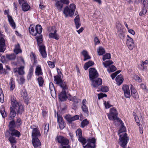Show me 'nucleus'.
<instances>
[{
	"mask_svg": "<svg viewBox=\"0 0 148 148\" xmlns=\"http://www.w3.org/2000/svg\"><path fill=\"white\" fill-rule=\"evenodd\" d=\"M12 106L10 108V113L9 120H12L15 117L17 114H21L24 111V108L23 106L19 104L16 101L14 97H12L11 98Z\"/></svg>",
	"mask_w": 148,
	"mask_h": 148,
	"instance_id": "obj_1",
	"label": "nucleus"
},
{
	"mask_svg": "<svg viewBox=\"0 0 148 148\" xmlns=\"http://www.w3.org/2000/svg\"><path fill=\"white\" fill-rule=\"evenodd\" d=\"M89 71V79L92 83H102V80L101 78H98L97 79L99 74L95 68H90Z\"/></svg>",
	"mask_w": 148,
	"mask_h": 148,
	"instance_id": "obj_2",
	"label": "nucleus"
},
{
	"mask_svg": "<svg viewBox=\"0 0 148 148\" xmlns=\"http://www.w3.org/2000/svg\"><path fill=\"white\" fill-rule=\"evenodd\" d=\"M42 34L39 35V36L36 37L38 45L39 47V51L43 58H45L47 57V54L45 50V47L42 43Z\"/></svg>",
	"mask_w": 148,
	"mask_h": 148,
	"instance_id": "obj_3",
	"label": "nucleus"
},
{
	"mask_svg": "<svg viewBox=\"0 0 148 148\" xmlns=\"http://www.w3.org/2000/svg\"><path fill=\"white\" fill-rule=\"evenodd\" d=\"M76 8L75 5L72 3L70 4L69 8L66 6L64 8L63 13L67 17L68 15L72 16L74 14V13Z\"/></svg>",
	"mask_w": 148,
	"mask_h": 148,
	"instance_id": "obj_4",
	"label": "nucleus"
},
{
	"mask_svg": "<svg viewBox=\"0 0 148 148\" xmlns=\"http://www.w3.org/2000/svg\"><path fill=\"white\" fill-rule=\"evenodd\" d=\"M119 141L118 142V144L123 148H126V146L129 140V138L127 136V134L125 133H123L119 135Z\"/></svg>",
	"mask_w": 148,
	"mask_h": 148,
	"instance_id": "obj_5",
	"label": "nucleus"
},
{
	"mask_svg": "<svg viewBox=\"0 0 148 148\" xmlns=\"http://www.w3.org/2000/svg\"><path fill=\"white\" fill-rule=\"evenodd\" d=\"M30 27H31V26ZM35 29V31L33 27H29V32L31 34L34 36H36L37 34H38V35L41 34V33L42 31V28L40 25L39 24L36 25Z\"/></svg>",
	"mask_w": 148,
	"mask_h": 148,
	"instance_id": "obj_6",
	"label": "nucleus"
},
{
	"mask_svg": "<svg viewBox=\"0 0 148 148\" xmlns=\"http://www.w3.org/2000/svg\"><path fill=\"white\" fill-rule=\"evenodd\" d=\"M118 113L115 108H112L110 109V112L108 114V119L110 120H118L119 119L118 118Z\"/></svg>",
	"mask_w": 148,
	"mask_h": 148,
	"instance_id": "obj_7",
	"label": "nucleus"
},
{
	"mask_svg": "<svg viewBox=\"0 0 148 148\" xmlns=\"http://www.w3.org/2000/svg\"><path fill=\"white\" fill-rule=\"evenodd\" d=\"M34 125L30 126V128L32 129V138H38L41 136V134L40 131L38 127H35Z\"/></svg>",
	"mask_w": 148,
	"mask_h": 148,
	"instance_id": "obj_8",
	"label": "nucleus"
},
{
	"mask_svg": "<svg viewBox=\"0 0 148 148\" xmlns=\"http://www.w3.org/2000/svg\"><path fill=\"white\" fill-rule=\"evenodd\" d=\"M95 139L94 138L89 139L88 140L87 144L84 146V148H95Z\"/></svg>",
	"mask_w": 148,
	"mask_h": 148,
	"instance_id": "obj_9",
	"label": "nucleus"
},
{
	"mask_svg": "<svg viewBox=\"0 0 148 148\" xmlns=\"http://www.w3.org/2000/svg\"><path fill=\"white\" fill-rule=\"evenodd\" d=\"M117 29L118 30L119 34V36L121 39H123L125 37V34L122 28V25L119 23H117L116 24Z\"/></svg>",
	"mask_w": 148,
	"mask_h": 148,
	"instance_id": "obj_10",
	"label": "nucleus"
},
{
	"mask_svg": "<svg viewBox=\"0 0 148 148\" xmlns=\"http://www.w3.org/2000/svg\"><path fill=\"white\" fill-rule=\"evenodd\" d=\"M58 142L61 145H67L69 143V140L62 136H58L57 138Z\"/></svg>",
	"mask_w": 148,
	"mask_h": 148,
	"instance_id": "obj_11",
	"label": "nucleus"
},
{
	"mask_svg": "<svg viewBox=\"0 0 148 148\" xmlns=\"http://www.w3.org/2000/svg\"><path fill=\"white\" fill-rule=\"evenodd\" d=\"M57 122L59 127L61 130L63 129L65 127V124L62 117L57 114Z\"/></svg>",
	"mask_w": 148,
	"mask_h": 148,
	"instance_id": "obj_12",
	"label": "nucleus"
},
{
	"mask_svg": "<svg viewBox=\"0 0 148 148\" xmlns=\"http://www.w3.org/2000/svg\"><path fill=\"white\" fill-rule=\"evenodd\" d=\"M122 89L124 92L125 97L126 98H130L131 96L128 86L127 84L124 85L122 87Z\"/></svg>",
	"mask_w": 148,
	"mask_h": 148,
	"instance_id": "obj_13",
	"label": "nucleus"
},
{
	"mask_svg": "<svg viewBox=\"0 0 148 148\" xmlns=\"http://www.w3.org/2000/svg\"><path fill=\"white\" fill-rule=\"evenodd\" d=\"M126 44L130 49L131 50L133 49L134 45V42L128 35H127V38Z\"/></svg>",
	"mask_w": 148,
	"mask_h": 148,
	"instance_id": "obj_14",
	"label": "nucleus"
},
{
	"mask_svg": "<svg viewBox=\"0 0 148 148\" xmlns=\"http://www.w3.org/2000/svg\"><path fill=\"white\" fill-rule=\"evenodd\" d=\"M57 70L58 74L56 75V83H63V81L62 80L63 76L61 72L58 69H57Z\"/></svg>",
	"mask_w": 148,
	"mask_h": 148,
	"instance_id": "obj_15",
	"label": "nucleus"
},
{
	"mask_svg": "<svg viewBox=\"0 0 148 148\" xmlns=\"http://www.w3.org/2000/svg\"><path fill=\"white\" fill-rule=\"evenodd\" d=\"M5 40L3 38H0V52L3 53L5 49Z\"/></svg>",
	"mask_w": 148,
	"mask_h": 148,
	"instance_id": "obj_16",
	"label": "nucleus"
},
{
	"mask_svg": "<svg viewBox=\"0 0 148 148\" xmlns=\"http://www.w3.org/2000/svg\"><path fill=\"white\" fill-rule=\"evenodd\" d=\"M32 142L35 148H37L41 145L40 142L38 138H32Z\"/></svg>",
	"mask_w": 148,
	"mask_h": 148,
	"instance_id": "obj_17",
	"label": "nucleus"
},
{
	"mask_svg": "<svg viewBox=\"0 0 148 148\" xmlns=\"http://www.w3.org/2000/svg\"><path fill=\"white\" fill-rule=\"evenodd\" d=\"M66 92L62 91L59 95L58 98L61 101H65L67 99Z\"/></svg>",
	"mask_w": 148,
	"mask_h": 148,
	"instance_id": "obj_18",
	"label": "nucleus"
},
{
	"mask_svg": "<svg viewBox=\"0 0 148 148\" xmlns=\"http://www.w3.org/2000/svg\"><path fill=\"white\" fill-rule=\"evenodd\" d=\"M74 23L75 25L76 28L78 29L81 25L80 23V19L79 15H77L74 19Z\"/></svg>",
	"mask_w": 148,
	"mask_h": 148,
	"instance_id": "obj_19",
	"label": "nucleus"
},
{
	"mask_svg": "<svg viewBox=\"0 0 148 148\" xmlns=\"http://www.w3.org/2000/svg\"><path fill=\"white\" fill-rule=\"evenodd\" d=\"M131 91L132 96L134 98L138 97V93L134 87L131 85Z\"/></svg>",
	"mask_w": 148,
	"mask_h": 148,
	"instance_id": "obj_20",
	"label": "nucleus"
},
{
	"mask_svg": "<svg viewBox=\"0 0 148 148\" xmlns=\"http://www.w3.org/2000/svg\"><path fill=\"white\" fill-rule=\"evenodd\" d=\"M21 95L24 100L27 101L28 100V95L26 90L25 89L22 90L21 92Z\"/></svg>",
	"mask_w": 148,
	"mask_h": 148,
	"instance_id": "obj_21",
	"label": "nucleus"
},
{
	"mask_svg": "<svg viewBox=\"0 0 148 148\" xmlns=\"http://www.w3.org/2000/svg\"><path fill=\"white\" fill-rule=\"evenodd\" d=\"M11 121L9 122V130H11L16 127V123L14 119L10 120Z\"/></svg>",
	"mask_w": 148,
	"mask_h": 148,
	"instance_id": "obj_22",
	"label": "nucleus"
},
{
	"mask_svg": "<svg viewBox=\"0 0 148 148\" xmlns=\"http://www.w3.org/2000/svg\"><path fill=\"white\" fill-rule=\"evenodd\" d=\"M9 131L11 132V135L12 136H15L19 137L21 135L20 132L14 129H12L11 130H9Z\"/></svg>",
	"mask_w": 148,
	"mask_h": 148,
	"instance_id": "obj_23",
	"label": "nucleus"
},
{
	"mask_svg": "<svg viewBox=\"0 0 148 148\" xmlns=\"http://www.w3.org/2000/svg\"><path fill=\"white\" fill-rule=\"evenodd\" d=\"M94 64V62L90 60L85 64L84 67V69L85 70H87L89 67L93 65Z\"/></svg>",
	"mask_w": 148,
	"mask_h": 148,
	"instance_id": "obj_24",
	"label": "nucleus"
},
{
	"mask_svg": "<svg viewBox=\"0 0 148 148\" xmlns=\"http://www.w3.org/2000/svg\"><path fill=\"white\" fill-rule=\"evenodd\" d=\"M63 5L61 2L58 1L56 3V8L58 11L59 12L61 11L62 10Z\"/></svg>",
	"mask_w": 148,
	"mask_h": 148,
	"instance_id": "obj_25",
	"label": "nucleus"
},
{
	"mask_svg": "<svg viewBox=\"0 0 148 148\" xmlns=\"http://www.w3.org/2000/svg\"><path fill=\"white\" fill-rule=\"evenodd\" d=\"M124 79L123 76L121 74L118 75L116 78V82L118 83H122Z\"/></svg>",
	"mask_w": 148,
	"mask_h": 148,
	"instance_id": "obj_26",
	"label": "nucleus"
},
{
	"mask_svg": "<svg viewBox=\"0 0 148 148\" xmlns=\"http://www.w3.org/2000/svg\"><path fill=\"white\" fill-rule=\"evenodd\" d=\"M22 8V10L24 11H27L30 8V6L27 3L23 4L21 5Z\"/></svg>",
	"mask_w": 148,
	"mask_h": 148,
	"instance_id": "obj_27",
	"label": "nucleus"
},
{
	"mask_svg": "<svg viewBox=\"0 0 148 148\" xmlns=\"http://www.w3.org/2000/svg\"><path fill=\"white\" fill-rule=\"evenodd\" d=\"M97 52L99 55H102L105 53V50L102 47H99L97 50Z\"/></svg>",
	"mask_w": 148,
	"mask_h": 148,
	"instance_id": "obj_28",
	"label": "nucleus"
},
{
	"mask_svg": "<svg viewBox=\"0 0 148 148\" xmlns=\"http://www.w3.org/2000/svg\"><path fill=\"white\" fill-rule=\"evenodd\" d=\"M109 90V89L108 87L106 86H101L100 90H97V92H99L100 91L101 92H108Z\"/></svg>",
	"mask_w": 148,
	"mask_h": 148,
	"instance_id": "obj_29",
	"label": "nucleus"
},
{
	"mask_svg": "<svg viewBox=\"0 0 148 148\" xmlns=\"http://www.w3.org/2000/svg\"><path fill=\"white\" fill-rule=\"evenodd\" d=\"M126 131V129L125 127L123 124H122L121 125L120 129L119 130L118 133V134L119 135H120V134H122L123 133H125V132Z\"/></svg>",
	"mask_w": 148,
	"mask_h": 148,
	"instance_id": "obj_30",
	"label": "nucleus"
},
{
	"mask_svg": "<svg viewBox=\"0 0 148 148\" xmlns=\"http://www.w3.org/2000/svg\"><path fill=\"white\" fill-rule=\"evenodd\" d=\"M59 84L60 87L62 89V91L64 92H67V90L68 89L67 86L66 84Z\"/></svg>",
	"mask_w": 148,
	"mask_h": 148,
	"instance_id": "obj_31",
	"label": "nucleus"
},
{
	"mask_svg": "<svg viewBox=\"0 0 148 148\" xmlns=\"http://www.w3.org/2000/svg\"><path fill=\"white\" fill-rule=\"evenodd\" d=\"M78 140L82 143L83 147H84V146L85 145L87 142L86 139L82 136L78 138Z\"/></svg>",
	"mask_w": 148,
	"mask_h": 148,
	"instance_id": "obj_32",
	"label": "nucleus"
},
{
	"mask_svg": "<svg viewBox=\"0 0 148 148\" xmlns=\"http://www.w3.org/2000/svg\"><path fill=\"white\" fill-rule=\"evenodd\" d=\"M132 77L135 79L137 82L140 83L142 82L141 79L140 78L139 76L136 75H132Z\"/></svg>",
	"mask_w": 148,
	"mask_h": 148,
	"instance_id": "obj_33",
	"label": "nucleus"
},
{
	"mask_svg": "<svg viewBox=\"0 0 148 148\" xmlns=\"http://www.w3.org/2000/svg\"><path fill=\"white\" fill-rule=\"evenodd\" d=\"M35 73L36 75H41L42 74L40 67L38 66L36 67L35 71Z\"/></svg>",
	"mask_w": 148,
	"mask_h": 148,
	"instance_id": "obj_34",
	"label": "nucleus"
},
{
	"mask_svg": "<svg viewBox=\"0 0 148 148\" xmlns=\"http://www.w3.org/2000/svg\"><path fill=\"white\" fill-rule=\"evenodd\" d=\"M6 57L9 60H14L15 59L16 56L15 54L13 53L11 55L7 54Z\"/></svg>",
	"mask_w": 148,
	"mask_h": 148,
	"instance_id": "obj_35",
	"label": "nucleus"
},
{
	"mask_svg": "<svg viewBox=\"0 0 148 148\" xmlns=\"http://www.w3.org/2000/svg\"><path fill=\"white\" fill-rule=\"evenodd\" d=\"M24 67L21 66L18 69L17 71L19 75H23L25 73L24 71Z\"/></svg>",
	"mask_w": 148,
	"mask_h": 148,
	"instance_id": "obj_36",
	"label": "nucleus"
},
{
	"mask_svg": "<svg viewBox=\"0 0 148 148\" xmlns=\"http://www.w3.org/2000/svg\"><path fill=\"white\" fill-rule=\"evenodd\" d=\"M47 30L49 33H56V27L54 26L48 27Z\"/></svg>",
	"mask_w": 148,
	"mask_h": 148,
	"instance_id": "obj_37",
	"label": "nucleus"
},
{
	"mask_svg": "<svg viewBox=\"0 0 148 148\" xmlns=\"http://www.w3.org/2000/svg\"><path fill=\"white\" fill-rule=\"evenodd\" d=\"M77 136L78 138L82 136V132L81 129H78L76 131Z\"/></svg>",
	"mask_w": 148,
	"mask_h": 148,
	"instance_id": "obj_38",
	"label": "nucleus"
},
{
	"mask_svg": "<svg viewBox=\"0 0 148 148\" xmlns=\"http://www.w3.org/2000/svg\"><path fill=\"white\" fill-rule=\"evenodd\" d=\"M89 123V122L87 119L84 120L81 123V126L82 127L84 128Z\"/></svg>",
	"mask_w": 148,
	"mask_h": 148,
	"instance_id": "obj_39",
	"label": "nucleus"
},
{
	"mask_svg": "<svg viewBox=\"0 0 148 148\" xmlns=\"http://www.w3.org/2000/svg\"><path fill=\"white\" fill-rule=\"evenodd\" d=\"M138 66L140 70L144 71H147V66L141 63L140 65H138Z\"/></svg>",
	"mask_w": 148,
	"mask_h": 148,
	"instance_id": "obj_40",
	"label": "nucleus"
},
{
	"mask_svg": "<svg viewBox=\"0 0 148 148\" xmlns=\"http://www.w3.org/2000/svg\"><path fill=\"white\" fill-rule=\"evenodd\" d=\"M113 62L111 60H108L103 62V64L104 65L105 67H107L108 66L112 64Z\"/></svg>",
	"mask_w": 148,
	"mask_h": 148,
	"instance_id": "obj_41",
	"label": "nucleus"
},
{
	"mask_svg": "<svg viewBox=\"0 0 148 148\" xmlns=\"http://www.w3.org/2000/svg\"><path fill=\"white\" fill-rule=\"evenodd\" d=\"M82 110L84 113L88 114V108L86 105H82Z\"/></svg>",
	"mask_w": 148,
	"mask_h": 148,
	"instance_id": "obj_42",
	"label": "nucleus"
},
{
	"mask_svg": "<svg viewBox=\"0 0 148 148\" xmlns=\"http://www.w3.org/2000/svg\"><path fill=\"white\" fill-rule=\"evenodd\" d=\"M8 140L11 143H15L16 142L15 138L12 135L9 137Z\"/></svg>",
	"mask_w": 148,
	"mask_h": 148,
	"instance_id": "obj_43",
	"label": "nucleus"
},
{
	"mask_svg": "<svg viewBox=\"0 0 148 148\" xmlns=\"http://www.w3.org/2000/svg\"><path fill=\"white\" fill-rule=\"evenodd\" d=\"M15 123L16 126V127L18 128L21 125L22 122L21 119L20 118H18L17 119Z\"/></svg>",
	"mask_w": 148,
	"mask_h": 148,
	"instance_id": "obj_44",
	"label": "nucleus"
},
{
	"mask_svg": "<svg viewBox=\"0 0 148 148\" xmlns=\"http://www.w3.org/2000/svg\"><path fill=\"white\" fill-rule=\"evenodd\" d=\"M116 68L113 65H112L110 66V69H108V71L109 72H112L116 70Z\"/></svg>",
	"mask_w": 148,
	"mask_h": 148,
	"instance_id": "obj_45",
	"label": "nucleus"
},
{
	"mask_svg": "<svg viewBox=\"0 0 148 148\" xmlns=\"http://www.w3.org/2000/svg\"><path fill=\"white\" fill-rule=\"evenodd\" d=\"M49 128V124H46L45 126L44 131L45 134L47 135L48 132Z\"/></svg>",
	"mask_w": 148,
	"mask_h": 148,
	"instance_id": "obj_46",
	"label": "nucleus"
},
{
	"mask_svg": "<svg viewBox=\"0 0 148 148\" xmlns=\"http://www.w3.org/2000/svg\"><path fill=\"white\" fill-rule=\"evenodd\" d=\"M111 58V56L110 53H107L103 56V60H105L106 59H110Z\"/></svg>",
	"mask_w": 148,
	"mask_h": 148,
	"instance_id": "obj_47",
	"label": "nucleus"
},
{
	"mask_svg": "<svg viewBox=\"0 0 148 148\" xmlns=\"http://www.w3.org/2000/svg\"><path fill=\"white\" fill-rule=\"evenodd\" d=\"M66 118L68 121L69 123H71L73 121H75L73 116L71 117L70 116H66Z\"/></svg>",
	"mask_w": 148,
	"mask_h": 148,
	"instance_id": "obj_48",
	"label": "nucleus"
},
{
	"mask_svg": "<svg viewBox=\"0 0 148 148\" xmlns=\"http://www.w3.org/2000/svg\"><path fill=\"white\" fill-rule=\"evenodd\" d=\"M0 112L3 118H4L5 117L7 116V114L5 112L4 109H3V110H0Z\"/></svg>",
	"mask_w": 148,
	"mask_h": 148,
	"instance_id": "obj_49",
	"label": "nucleus"
},
{
	"mask_svg": "<svg viewBox=\"0 0 148 148\" xmlns=\"http://www.w3.org/2000/svg\"><path fill=\"white\" fill-rule=\"evenodd\" d=\"M102 84H92L91 86L93 87L98 89H100Z\"/></svg>",
	"mask_w": 148,
	"mask_h": 148,
	"instance_id": "obj_50",
	"label": "nucleus"
},
{
	"mask_svg": "<svg viewBox=\"0 0 148 148\" xmlns=\"http://www.w3.org/2000/svg\"><path fill=\"white\" fill-rule=\"evenodd\" d=\"M104 104L106 108H108L112 106L110 104L108 101L107 102L105 101L104 102Z\"/></svg>",
	"mask_w": 148,
	"mask_h": 148,
	"instance_id": "obj_51",
	"label": "nucleus"
},
{
	"mask_svg": "<svg viewBox=\"0 0 148 148\" xmlns=\"http://www.w3.org/2000/svg\"><path fill=\"white\" fill-rule=\"evenodd\" d=\"M98 99H100L103 97H107V95L106 94H103V93H100L98 94Z\"/></svg>",
	"mask_w": 148,
	"mask_h": 148,
	"instance_id": "obj_52",
	"label": "nucleus"
},
{
	"mask_svg": "<svg viewBox=\"0 0 148 148\" xmlns=\"http://www.w3.org/2000/svg\"><path fill=\"white\" fill-rule=\"evenodd\" d=\"M49 38L56 39V33H49Z\"/></svg>",
	"mask_w": 148,
	"mask_h": 148,
	"instance_id": "obj_53",
	"label": "nucleus"
},
{
	"mask_svg": "<svg viewBox=\"0 0 148 148\" xmlns=\"http://www.w3.org/2000/svg\"><path fill=\"white\" fill-rule=\"evenodd\" d=\"M47 63L50 68H53L55 67V64L54 63L50 61H48Z\"/></svg>",
	"mask_w": 148,
	"mask_h": 148,
	"instance_id": "obj_54",
	"label": "nucleus"
},
{
	"mask_svg": "<svg viewBox=\"0 0 148 148\" xmlns=\"http://www.w3.org/2000/svg\"><path fill=\"white\" fill-rule=\"evenodd\" d=\"M60 2H61L63 4H68L69 3V0H60Z\"/></svg>",
	"mask_w": 148,
	"mask_h": 148,
	"instance_id": "obj_55",
	"label": "nucleus"
},
{
	"mask_svg": "<svg viewBox=\"0 0 148 148\" xmlns=\"http://www.w3.org/2000/svg\"><path fill=\"white\" fill-rule=\"evenodd\" d=\"M37 80L38 83H44V81L42 77H38L37 79Z\"/></svg>",
	"mask_w": 148,
	"mask_h": 148,
	"instance_id": "obj_56",
	"label": "nucleus"
},
{
	"mask_svg": "<svg viewBox=\"0 0 148 148\" xmlns=\"http://www.w3.org/2000/svg\"><path fill=\"white\" fill-rule=\"evenodd\" d=\"M141 1L145 7L148 5V0H141Z\"/></svg>",
	"mask_w": 148,
	"mask_h": 148,
	"instance_id": "obj_57",
	"label": "nucleus"
},
{
	"mask_svg": "<svg viewBox=\"0 0 148 148\" xmlns=\"http://www.w3.org/2000/svg\"><path fill=\"white\" fill-rule=\"evenodd\" d=\"M146 12V10L145 9H143L140 12L139 15L140 16H142V15H144L145 14Z\"/></svg>",
	"mask_w": 148,
	"mask_h": 148,
	"instance_id": "obj_58",
	"label": "nucleus"
},
{
	"mask_svg": "<svg viewBox=\"0 0 148 148\" xmlns=\"http://www.w3.org/2000/svg\"><path fill=\"white\" fill-rule=\"evenodd\" d=\"M9 23L13 29H15V28L16 25L14 21H11L10 22H9Z\"/></svg>",
	"mask_w": 148,
	"mask_h": 148,
	"instance_id": "obj_59",
	"label": "nucleus"
},
{
	"mask_svg": "<svg viewBox=\"0 0 148 148\" xmlns=\"http://www.w3.org/2000/svg\"><path fill=\"white\" fill-rule=\"evenodd\" d=\"M134 118L135 121H136V123H138V125H139V124H140L139 123L140 121H139V118H138V117L137 115H136L135 114L134 115Z\"/></svg>",
	"mask_w": 148,
	"mask_h": 148,
	"instance_id": "obj_60",
	"label": "nucleus"
},
{
	"mask_svg": "<svg viewBox=\"0 0 148 148\" xmlns=\"http://www.w3.org/2000/svg\"><path fill=\"white\" fill-rule=\"evenodd\" d=\"M66 94H67V95H66L67 98L69 100H70L71 101H72L73 100V98L71 96V95L69 94V93H68V92H67Z\"/></svg>",
	"mask_w": 148,
	"mask_h": 148,
	"instance_id": "obj_61",
	"label": "nucleus"
},
{
	"mask_svg": "<svg viewBox=\"0 0 148 148\" xmlns=\"http://www.w3.org/2000/svg\"><path fill=\"white\" fill-rule=\"evenodd\" d=\"M18 2L20 4L22 5L23 4L27 3V1L26 0H18Z\"/></svg>",
	"mask_w": 148,
	"mask_h": 148,
	"instance_id": "obj_62",
	"label": "nucleus"
},
{
	"mask_svg": "<svg viewBox=\"0 0 148 148\" xmlns=\"http://www.w3.org/2000/svg\"><path fill=\"white\" fill-rule=\"evenodd\" d=\"M14 52L16 54H18L19 53H21L22 51L20 49H14Z\"/></svg>",
	"mask_w": 148,
	"mask_h": 148,
	"instance_id": "obj_63",
	"label": "nucleus"
},
{
	"mask_svg": "<svg viewBox=\"0 0 148 148\" xmlns=\"http://www.w3.org/2000/svg\"><path fill=\"white\" fill-rule=\"evenodd\" d=\"M72 101H73L75 103H77L78 102V101L77 97L75 96L73 97Z\"/></svg>",
	"mask_w": 148,
	"mask_h": 148,
	"instance_id": "obj_64",
	"label": "nucleus"
}]
</instances>
